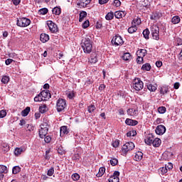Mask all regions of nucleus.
<instances>
[{
    "label": "nucleus",
    "instance_id": "nucleus-1",
    "mask_svg": "<svg viewBox=\"0 0 182 182\" xmlns=\"http://www.w3.org/2000/svg\"><path fill=\"white\" fill-rule=\"evenodd\" d=\"M81 47L84 51V53H91L92 49H93V42L90 40V38L86 37L82 39L81 42Z\"/></svg>",
    "mask_w": 182,
    "mask_h": 182
},
{
    "label": "nucleus",
    "instance_id": "nucleus-2",
    "mask_svg": "<svg viewBox=\"0 0 182 182\" xmlns=\"http://www.w3.org/2000/svg\"><path fill=\"white\" fill-rule=\"evenodd\" d=\"M16 25L17 26H20V28H26V26L31 25V19L26 18V17H20L17 18Z\"/></svg>",
    "mask_w": 182,
    "mask_h": 182
},
{
    "label": "nucleus",
    "instance_id": "nucleus-3",
    "mask_svg": "<svg viewBox=\"0 0 182 182\" xmlns=\"http://www.w3.org/2000/svg\"><path fill=\"white\" fill-rule=\"evenodd\" d=\"M49 132V124L44 122L41 124V129H39V136L41 139H45L48 132Z\"/></svg>",
    "mask_w": 182,
    "mask_h": 182
},
{
    "label": "nucleus",
    "instance_id": "nucleus-4",
    "mask_svg": "<svg viewBox=\"0 0 182 182\" xmlns=\"http://www.w3.org/2000/svg\"><path fill=\"white\" fill-rule=\"evenodd\" d=\"M132 87L135 90L139 92V90H141L144 87V84L140 78H135L133 80Z\"/></svg>",
    "mask_w": 182,
    "mask_h": 182
},
{
    "label": "nucleus",
    "instance_id": "nucleus-5",
    "mask_svg": "<svg viewBox=\"0 0 182 182\" xmlns=\"http://www.w3.org/2000/svg\"><path fill=\"white\" fill-rule=\"evenodd\" d=\"M151 33L153 39L155 41H159L160 39V36L159 33H160V28L157 25H153L151 27Z\"/></svg>",
    "mask_w": 182,
    "mask_h": 182
},
{
    "label": "nucleus",
    "instance_id": "nucleus-6",
    "mask_svg": "<svg viewBox=\"0 0 182 182\" xmlns=\"http://www.w3.org/2000/svg\"><path fill=\"white\" fill-rule=\"evenodd\" d=\"M57 112H63L66 109V100L60 98L57 100L56 102Z\"/></svg>",
    "mask_w": 182,
    "mask_h": 182
},
{
    "label": "nucleus",
    "instance_id": "nucleus-7",
    "mask_svg": "<svg viewBox=\"0 0 182 182\" xmlns=\"http://www.w3.org/2000/svg\"><path fill=\"white\" fill-rule=\"evenodd\" d=\"M134 147H135L134 143L129 141V142H127L125 144L123 145L122 150L124 154H127V153L133 150Z\"/></svg>",
    "mask_w": 182,
    "mask_h": 182
},
{
    "label": "nucleus",
    "instance_id": "nucleus-8",
    "mask_svg": "<svg viewBox=\"0 0 182 182\" xmlns=\"http://www.w3.org/2000/svg\"><path fill=\"white\" fill-rule=\"evenodd\" d=\"M47 25H48L49 31H50L51 33H56V32H58V25H56V23H53V21H48Z\"/></svg>",
    "mask_w": 182,
    "mask_h": 182
},
{
    "label": "nucleus",
    "instance_id": "nucleus-9",
    "mask_svg": "<svg viewBox=\"0 0 182 182\" xmlns=\"http://www.w3.org/2000/svg\"><path fill=\"white\" fill-rule=\"evenodd\" d=\"M112 43L115 46H119L124 43L123 38L120 36H115L112 38Z\"/></svg>",
    "mask_w": 182,
    "mask_h": 182
},
{
    "label": "nucleus",
    "instance_id": "nucleus-10",
    "mask_svg": "<svg viewBox=\"0 0 182 182\" xmlns=\"http://www.w3.org/2000/svg\"><path fill=\"white\" fill-rule=\"evenodd\" d=\"M92 2V0H77V6L78 8H87V5Z\"/></svg>",
    "mask_w": 182,
    "mask_h": 182
},
{
    "label": "nucleus",
    "instance_id": "nucleus-11",
    "mask_svg": "<svg viewBox=\"0 0 182 182\" xmlns=\"http://www.w3.org/2000/svg\"><path fill=\"white\" fill-rule=\"evenodd\" d=\"M119 176H120V172L119 171H115L113 173V176H112L109 179V182H119L120 178H119Z\"/></svg>",
    "mask_w": 182,
    "mask_h": 182
},
{
    "label": "nucleus",
    "instance_id": "nucleus-12",
    "mask_svg": "<svg viewBox=\"0 0 182 182\" xmlns=\"http://www.w3.org/2000/svg\"><path fill=\"white\" fill-rule=\"evenodd\" d=\"M166 127L164 125H158L155 129V132L156 134L159 136H163L164 133H166Z\"/></svg>",
    "mask_w": 182,
    "mask_h": 182
},
{
    "label": "nucleus",
    "instance_id": "nucleus-13",
    "mask_svg": "<svg viewBox=\"0 0 182 182\" xmlns=\"http://www.w3.org/2000/svg\"><path fill=\"white\" fill-rule=\"evenodd\" d=\"M154 140V136L153 134H149L144 139L146 144L148 146H151L153 144V141Z\"/></svg>",
    "mask_w": 182,
    "mask_h": 182
},
{
    "label": "nucleus",
    "instance_id": "nucleus-14",
    "mask_svg": "<svg viewBox=\"0 0 182 182\" xmlns=\"http://www.w3.org/2000/svg\"><path fill=\"white\" fill-rule=\"evenodd\" d=\"M8 171V168L4 165H0V180H4L5 173Z\"/></svg>",
    "mask_w": 182,
    "mask_h": 182
},
{
    "label": "nucleus",
    "instance_id": "nucleus-15",
    "mask_svg": "<svg viewBox=\"0 0 182 182\" xmlns=\"http://www.w3.org/2000/svg\"><path fill=\"white\" fill-rule=\"evenodd\" d=\"M40 95L42 96L43 99H44V102L48 100V99H50V97H52V95H50V92H49V90H43L40 92Z\"/></svg>",
    "mask_w": 182,
    "mask_h": 182
},
{
    "label": "nucleus",
    "instance_id": "nucleus-16",
    "mask_svg": "<svg viewBox=\"0 0 182 182\" xmlns=\"http://www.w3.org/2000/svg\"><path fill=\"white\" fill-rule=\"evenodd\" d=\"M69 134V129H68V126H63L60 129V135L61 137H63L65 134Z\"/></svg>",
    "mask_w": 182,
    "mask_h": 182
},
{
    "label": "nucleus",
    "instance_id": "nucleus-17",
    "mask_svg": "<svg viewBox=\"0 0 182 182\" xmlns=\"http://www.w3.org/2000/svg\"><path fill=\"white\" fill-rule=\"evenodd\" d=\"M114 16L117 19H121V18H124L126 16V11H115Z\"/></svg>",
    "mask_w": 182,
    "mask_h": 182
},
{
    "label": "nucleus",
    "instance_id": "nucleus-18",
    "mask_svg": "<svg viewBox=\"0 0 182 182\" xmlns=\"http://www.w3.org/2000/svg\"><path fill=\"white\" fill-rule=\"evenodd\" d=\"M90 63H97V54L92 53L89 59Z\"/></svg>",
    "mask_w": 182,
    "mask_h": 182
},
{
    "label": "nucleus",
    "instance_id": "nucleus-19",
    "mask_svg": "<svg viewBox=\"0 0 182 182\" xmlns=\"http://www.w3.org/2000/svg\"><path fill=\"white\" fill-rule=\"evenodd\" d=\"M147 55V50L146 49H140L136 52V56L139 58H144Z\"/></svg>",
    "mask_w": 182,
    "mask_h": 182
},
{
    "label": "nucleus",
    "instance_id": "nucleus-20",
    "mask_svg": "<svg viewBox=\"0 0 182 182\" xmlns=\"http://www.w3.org/2000/svg\"><path fill=\"white\" fill-rule=\"evenodd\" d=\"M127 114L129 116H137L139 114V110L130 108L127 109Z\"/></svg>",
    "mask_w": 182,
    "mask_h": 182
},
{
    "label": "nucleus",
    "instance_id": "nucleus-21",
    "mask_svg": "<svg viewBox=\"0 0 182 182\" xmlns=\"http://www.w3.org/2000/svg\"><path fill=\"white\" fill-rule=\"evenodd\" d=\"M40 40L43 43H46L49 41V35L46 33H41L40 36Z\"/></svg>",
    "mask_w": 182,
    "mask_h": 182
},
{
    "label": "nucleus",
    "instance_id": "nucleus-22",
    "mask_svg": "<svg viewBox=\"0 0 182 182\" xmlns=\"http://www.w3.org/2000/svg\"><path fill=\"white\" fill-rule=\"evenodd\" d=\"M125 123L126 124H127L128 126H136V124H139V122L136 121V120H133L132 119H127L125 120Z\"/></svg>",
    "mask_w": 182,
    "mask_h": 182
},
{
    "label": "nucleus",
    "instance_id": "nucleus-23",
    "mask_svg": "<svg viewBox=\"0 0 182 182\" xmlns=\"http://www.w3.org/2000/svg\"><path fill=\"white\" fill-rule=\"evenodd\" d=\"M161 144V139L159 138H154L152 145L154 147H160V145Z\"/></svg>",
    "mask_w": 182,
    "mask_h": 182
},
{
    "label": "nucleus",
    "instance_id": "nucleus-24",
    "mask_svg": "<svg viewBox=\"0 0 182 182\" xmlns=\"http://www.w3.org/2000/svg\"><path fill=\"white\" fill-rule=\"evenodd\" d=\"M141 70H146V72H149L151 70V65L150 63H145L141 66Z\"/></svg>",
    "mask_w": 182,
    "mask_h": 182
},
{
    "label": "nucleus",
    "instance_id": "nucleus-25",
    "mask_svg": "<svg viewBox=\"0 0 182 182\" xmlns=\"http://www.w3.org/2000/svg\"><path fill=\"white\" fill-rule=\"evenodd\" d=\"M87 16V13L85 11H82L80 13L79 22H83V19Z\"/></svg>",
    "mask_w": 182,
    "mask_h": 182
},
{
    "label": "nucleus",
    "instance_id": "nucleus-26",
    "mask_svg": "<svg viewBox=\"0 0 182 182\" xmlns=\"http://www.w3.org/2000/svg\"><path fill=\"white\" fill-rule=\"evenodd\" d=\"M134 159L136 161H139L143 159V154L141 151H138L135 154Z\"/></svg>",
    "mask_w": 182,
    "mask_h": 182
},
{
    "label": "nucleus",
    "instance_id": "nucleus-27",
    "mask_svg": "<svg viewBox=\"0 0 182 182\" xmlns=\"http://www.w3.org/2000/svg\"><path fill=\"white\" fill-rule=\"evenodd\" d=\"M52 12L54 15H60L62 11L60 9V7H54L52 10Z\"/></svg>",
    "mask_w": 182,
    "mask_h": 182
},
{
    "label": "nucleus",
    "instance_id": "nucleus-28",
    "mask_svg": "<svg viewBox=\"0 0 182 182\" xmlns=\"http://www.w3.org/2000/svg\"><path fill=\"white\" fill-rule=\"evenodd\" d=\"M23 153V148H16L14 150V155L15 156H21Z\"/></svg>",
    "mask_w": 182,
    "mask_h": 182
},
{
    "label": "nucleus",
    "instance_id": "nucleus-29",
    "mask_svg": "<svg viewBox=\"0 0 182 182\" xmlns=\"http://www.w3.org/2000/svg\"><path fill=\"white\" fill-rule=\"evenodd\" d=\"M106 171V168L105 167H101L99 169L98 173H97V177H102L105 174V172Z\"/></svg>",
    "mask_w": 182,
    "mask_h": 182
},
{
    "label": "nucleus",
    "instance_id": "nucleus-30",
    "mask_svg": "<svg viewBox=\"0 0 182 182\" xmlns=\"http://www.w3.org/2000/svg\"><path fill=\"white\" fill-rule=\"evenodd\" d=\"M114 18V14L113 12H109L105 16V19L107 21H112Z\"/></svg>",
    "mask_w": 182,
    "mask_h": 182
},
{
    "label": "nucleus",
    "instance_id": "nucleus-31",
    "mask_svg": "<svg viewBox=\"0 0 182 182\" xmlns=\"http://www.w3.org/2000/svg\"><path fill=\"white\" fill-rule=\"evenodd\" d=\"M171 22H172V23H173V25L179 23H180V16H173L171 19Z\"/></svg>",
    "mask_w": 182,
    "mask_h": 182
},
{
    "label": "nucleus",
    "instance_id": "nucleus-32",
    "mask_svg": "<svg viewBox=\"0 0 182 182\" xmlns=\"http://www.w3.org/2000/svg\"><path fill=\"white\" fill-rule=\"evenodd\" d=\"M34 102H45V99L41 95V92L34 97Z\"/></svg>",
    "mask_w": 182,
    "mask_h": 182
},
{
    "label": "nucleus",
    "instance_id": "nucleus-33",
    "mask_svg": "<svg viewBox=\"0 0 182 182\" xmlns=\"http://www.w3.org/2000/svg\"><path fill=\"white\" fill-rule=\"evenodd\" d=\"M39 112L40 113H46V112H48V107H46V105H43L40 106Z\"/></svg>",
    "mask_w": 182,
    "mask_h": 182
},
{
    "label": "nucleus",
    "instance_id": "nucleus-34",
    "mask_svg": "<svg viewBox=\"0 0 182 182\" xmlns=\"http://www.w3.org/2000/svg\"><path fill=\"white\" fill-rule=\"evenodd\" d=\"M1 82H3L4 85H7V83L9 82V76L3 75L1 78Z\"/></svg>",
    "mask_w": 182,
    "mask_h": 182
},
{
    "label": "nucleus",
    "instance_id": "nucleus-35",
    "mask_svg": "<svg viewBox=\"0 0 182 182\" xmlns=\"http://www.w3.org/2000/svg\"><path fill=\"white\" fill-rule=\"evenodd\" d=\"M31 112V107H27L25 109H23L21 112L22 116L26 117L28 114H29V112Z\"/></svg>",
    "mask_w": 182,
    "mask_h": 182
},
{
    "label": "nucleus",
    "instance_id": "nucleus-36",
    "mask_svg": "<svg viewBox=\"0 0 182 182\" xmlns=\"http://www.w3.org/2000/svg\"><path fill=\"white\" fill-rule=\"evenodd\" d=\"M142 33L145 39H149L150 31H149V28L144 30Z\"/></svg>",
    "mask_w": 182,
    "mask_h": 182
},
{
    "label": "nucleus",
    "instance_id": "nucleus-37",
    "mask_svg": "<svg viewBox=\"0 0 182 182\" xmlns=\"http://www.w3.org/2000/svg\"><path fill=\"white\" fill-rule=\"evenodd\" d=\"M161 95H166V93H168V87H161L160 89Z\"/></svg>",
    "mask_w": 182,
    "mask_h": 182
},
{
    "label": "nucleus",
    "instance_id": "nucleus-38",
    "mask_svg": "<svg viewBox=\"0 0 182 182\" xmlns=\"http://www.w3.org/2000/svg\"><path fill=\"white\" fill-rule=\"evenodd\" d=\"M132 57V55H130V53H125L122 55L123 60H129L130 58Z\"/></svg>",
    "mask_w": 182,
    "mask_h": 182
},
{
    "label": "nucleus",
    "instance_id": "nucleus-39",
    "mask_svg": "<svg viewBox=\"0 0 182 182\" xmlns=\"http://www.w3.org/2000/svg\"><path fill=\"white\" fill-rule=\"evenodd\" d=\"M147 89H149L150 92H156V90H157V87L149 84L147 85Z\"/></svg>",
    "mask_w": 182,
    "mask_h": 182
},
{
    "label": "nucleus",
    "instance_id": "nucleus-40",
    "mask_svg": "<svg viewBox=\"0 0 182 182\" xmlns=\"http://www.w3.org/2000/svg\"><path fill=\"white\" fill-rule=\"evenodd\" d=\"M136 134H137V132H136V130H132L129 131L127 133V137H134V136H136Z\"/></svg>",
    "mask_w": 182,
    "mask_h": 182
},
{
    "label": "nucleus",
    "instance_id": "nucleus-41",
    "mask_svg": "<svg viewBox=\"0 0 182 182\" xmlns=\"http://www.w3.org/2000/svg\"><path fill=\"white\" fill-rule=\"evenodd\" d=\"M136 31H137V26H132L128 28L129 33H134Z\"/></svg>",
    "mask_w": 182,
    "mask_h": 182
},
{
    "label": "nucleus",
    "instance_id": "nucleus-42",
    "mask_svg": "<svg viewBox=\"0 0 182 182\" xmlns=\"http://www.w3.org/2000/svg\"><path fill=\"white\" fill-rule=\"evenodd\" d=\"M167 109L166 108V107H159L158 108V112L159 113H160V114H164V113H166Z\"/></svg>",
    "mask_w": 182,
    "mask_h": 182
},
{
    "label": "nucleus",
    "instance_id": "nucleus-43",
    "mask_svg": "<svg viewBox=\"0 0 182 182\" xmlns=\"http://www.w3.org/2000/svg\"><path fill=\"white\" fill-rule=\"evenodd\" d=\"M109 163L111 164V166H117L119 161L117 160V159L113 158L111 160H109Z\"/></svg>",
    "mask_w": 182,
    "mask_h": 182
},
{
    "label": "nucleus",
    "instance_id": "nucleus-44",
    "mask_svg": "<svg viewBox=\"0 0 182 182\" xmlns=\"http://www.w3.org/2000/svg\"><path fill=\"white\" fill-rule=\"evenodd\" d=\"M13 174H18L21 171V168L18 166H14L12 169Z\"/></svg>",
    "mask_w": 182,
    "mask_h": 182
},
{
    "label": "nucleus",
    "instance_id": "nucleus-45",
    "mask_svg": "<svg viewBox=\"0 0 182 182\" xmlns=\"http://www.w3.org/2000/svg\"><path fill=\"white\" fill-rule=\"evenodd\" d=\"M87 110L89 113H93L95 110H96V107L93 105H91L87 107Z\"/></svg>",
    "mask_w": 182,
    "mask_h": 182
},
{
    "label": "nucleus",
    "instance_id": "nucleus-46",
    "mask_svg": "<svg viewBox=\"0 0 182 182\" xmlns=\"http://www.w3.org/2000/svg\"><path fill=\"white\" fill-rule=\"evenodd\" d=\"M53 173H55V168L53 167H51L50 169L48 170L47 175L49 177H52V176H53Z\"/></svg>",
    "mask_w": 182,
    "mask_h": 182
},
{
    "label": "nucleus",
    "instance_id": "nucleus-47",
    "mask_svg": "<svg viewBox=\"0 0 182 182\" xmlns=\"http://www.w3.org/2000/svg\"><path fill=\"white\" fill-rule=\"evenodd\" d=\"M38 13L40 14V15H46V14H48V9L46 8L41 9L38 11Z\"/></svg>",
    "mask_w": 182,
    "mask_h": 182
},
{
    "label": "nucleus",
    "instance_id": "nucleus-48",
    "mask_svg": "<svg viewBox=\"0 0 182 182\" xmlns=\"http://www.w3.org/2000/svg\"><path fill=\"white\" fill-rule=\"evenodd\" d=\"M79 178H80V176L79 175V173H74L72 175V179L73 180V181H77Z\"/></svg>",
    "mask_w": 182,
    "mask_h": 182
},
{
    "label": "nucleus",
    "instance_id": "nucleus-49",
    "mask_svg": "<svg viewBox=\"0 0 182 182\" xmlns=\"http://www.w3.org/2000/svg\"><path fill=\"white\" fill-rule=\"evenodd\" d=\"M167 171H168V170H167V168H166V166L161 167L159 169V172L161 173V174L162 176H164V174H166V173H167Z\"/></svg>",
    "mask_w": 182,
    "mask_h": 182
},
{
    "label": "nucleus",
    "instance_id": "nucleus-50",
    "mask_svg": "<svg viewBox=\"0 0 182 182\" xmlns=\"http://www.w3.org/2000/svg\"><path fill=\"white\" fill-rule=\"evenodd\" d=\"M27 132H33L35 130V127L32 126V124H26Z\"/></svg>",
    "mask_w": 182,
    "mask_h": 182
},
{
    "label": "nucleus",
    "instance_id": "nucleus-51",
    "mask_svg": "<svg viewBox=\"0 0 182 182\" xmlns=\"http://www.w3.org/2000/svg\"><path fill=\"white\" fill-rule=\"evenodd\" d=\"M144 63V59L143 57H139L137 56L136 58V63H138L139 65H141Z\"/></svg>",
    "mask_w": 182,
    "mask_h": 182
},
{
    "label": "nucleus",
    "instance_id": "nucleus-52",
    "mask_svg": "<svg viewBox=\"0 0 182 182\" xmlns=\"http://www.w3.org/2000/svg\"><path fill=\"white\" fill-rule=\"evenodd\" d=\"M5 116H6V110H1L0 111V117L1 119H4V117H5Z\"/></svg>",
    "mask_w": 182,
    "mask_h": 182
},
{
    "label": "nucleus",
    "instance_id": "nucleus-53",
    "mask_svg": "<svg viewBox=\"0 0 182 182\" xmlns=\"http://www.w3.org/2000/svg\"><path fill=\"white\" fill-rule=\"evenodd\" d=\"M50 140H52V138L49 135H47L44 137V141L46 143H50Z\"/></svg>",
    "mask_w": 182,
    "mask_h": 182
},
{
    "label": "nucleus",
    "instance_id": "nucleus-54",
    "mask_svg": "<svg viewBox=\"0 0 182 182\" xmlns=\"http://www.w3.org/2000/svg\"><path fill=\"white\" fill-rule=\"evenodd\" d=\"M73 160L78 161V160H80V155L79 154H74V156H73Z\"/></svg>",
    "mask_w": 182,
    "mask_h": 182
},
{
    "label": "nucleus",
    "instance_id": "nucleus-55",
    "mask_svg": "<svg viewBox=\"0 0 182 182\" xmlns=\"http://www.w3.org/2000/svg\"><path fill=\"white\" fill-rule=\"evenodd\" d=\"M133 22H134L136 25H140V23H141V20L140 19V18L137 17L136 18H134L133 20Z\"/></svg>",
    "mask_w": 182,
    "mask_h": 182
},
{
    "label": "nucleus",
    "instance_id": "nucleus-56",
    "mask_svg": "<svg viewBox=\"0 0 182 182\" xmlns=\"http://www.w3.org/2000/svg\"><path fill=\"white\" fill-rule=\"evenodd\" d=\"M89 20L85 21L83 23H82V28L83 29H86V28H89Z\"/></svg>",
    "mask_w": 182,
    "mask_h": 182
},
{
    "label": "nucleus",
    "instance_id": "nucleus-57",
    "mask_svg": "<svg viewBox=\"0 0 182 182\" xmlns=\"http://www.w3.org/2000/svg\"><path fill=\"white\" fill-rule=\"evenodd\" d=\"M120 145V141H119V140H115L113 143H112V146H113V147H114V148H116V147H117L118 146H119Z\"/></svg>",
    "mask_w": 182,
    "mask_h": 182
},
{
    "label": "nucleus",
    "instance_id": "nucleus-58",
    "mask_svg": "<svg viewBox=\"0 0 182 182\" xmlns=\"http://www.w3.org/2000/svg\"><path fill=\"white\" fill-rule=\"evenodd\" d=\"M165 168H167V170H171L173 168V164L168 163L165 165Z\"/></svg>",
    "mask_w": 182,
    "mask_h": 182
},
{
    "label": "nucleus",
    "instance_id": "nucleus-59",
    "mask_svg": "<svg viewBox=\"0 0 182 182\" xmlns=\"http://www.w3.org/2000/svg\"><path fill=\"white\" fill-rule=\"evenodd\" d=\"M58 154H60L61 156L65 154V151L63 150V148H58Z\"/></svg>",
    "mask_w": 182,
    "mask_h": 182
},
{
    "label": "nucleus",
    "instance_id": "nucleus-60",
    "mask_svg": "<svg viewBox=\"0 0 182 182\" xmlns=\"http://www.w3.org/2000/svg\"><path fill=\"white\" fill-rule=\"evenodd\" d=\"M106 89V85L105 84H101L98 88V90L102 92V90H105Z\"/></svg>",
    "mask_w": 182,
    "mask_h": 182
},
{
    "label": "nucleus",
    "instance_id": "nucleus-61",
    "mask_svg": "<svg viewBox=\"0 0 182 182\" xmlns=\"http://www.w3.org/2000/svg\"><path fill=\"white\" fill-rule=\"evenodd\" d=\"M114 4L115 6H117V8H118V6H120V5H122V2H120L119 0H114Z\"/></svg>",
    "mask_w": 182,
    "mask_h": 182
},
{
    "label": "nucleus",
    "instance_id": "nucleus-62",
    "mask_svg": "<svg viewBox=\"0 0 182 182\" xmlns=\"http://www.w3.org/2000/svg\"><path fill=\"white\" fill-rule=\"evenodd\" d=\"M13 61H14V60L9 58V59L6 60L5 63L8 66V65H11Z\"/></svg>",
    "mask_w": 182,
    "mask_h": 182
},
{
    "label": "nucleus",
    "instance_id": "nucleus-63",
    "mask_svg": "<svg viewBox=\"0 0 182 182\" xmlns=\"http://www.w3.org/2000/svg\"><path fill=\"white\" fill-rule=\"evenodd\" d=\"M69 99H73L75 97V92H71L68 95Z\"/></svg>",
    "mask_w": 182,
    "mask_h": 182
},
{
    "label": "nucleus",
    "instance_id": "nucleus-64",
    "mask_svg": "<svg viewBox=\"0 0 182 182\" xmlns=\"http://www.w3.org/2000/svg\"><path fill=\"white\" fill-rule=\"evenodd\" d=\"M176 44L178 45V46H180L181 45H182L181 38H176Z\"/></svg>",
    "mask_w": 182,
    "mask_h": 182
}]
</instances>
